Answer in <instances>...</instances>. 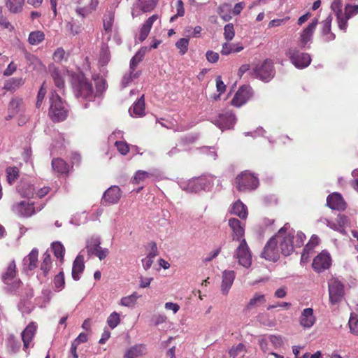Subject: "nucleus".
<instances>
[{
    "mask_svg": "<svg viewBox=\"0 0 358 358\" xmlns=\"http://www.w3.org/2000/svg\"><path fill=\"white\" fill-rule=\"evenodd\" d=\"M136 6L139 8L142 12L145 13L152 10L155 7L153 1H141L138 0L136 2Z\"/></svg>",
    "mask_w": 358,
    "mask_h": 358,
    "instance_id": "obj_47",
    "label": "nucleus"
},
{
    "mask_svg": "<svg viewBox=\"0 0 358 358\" xmlns=\"http://www.w3.org/2000/svg\"><path fill=\"white\" fill-rule=\"evenodd\" d=\"M49 71L55 85L59 89H62L64 87V76L58 68L52 66L49 67Z\"/></svg>",
    "mask_w": 358,
    "mask_h": 358,
    "instance_id": "obj_29",
    "label": "nucleus"
},
{
    "mask_svg": "<svg viewBox=\"0 0 358 358\" xmlns=\"http://www.w3.org/2000/svg\"><path fill=\"white\" fill-rule=\"evenodd\" d=\"M189 41V38H182L176 43V46L179 50L180 54L181 55H184L187 52Z\"/></svg>",
    "mask_w": 358,
    "mask_h": 358,
    "instance_id": "obj_51",
    "label": "nucleus"
},
{
    "mask_svg": "<svg viewBox=\"0 0 358 358\" xmlns=\"http://www.w3.org/2000/svg\"><path fill=\"white\" fill-rule=\"evenodd\" d=\"M235 277L236 274L234 271L225 270L222 273L221 291L223 294L227 295L229 293V291L234 281Z\"/></svg>",
    "mask_w": 358,
    "mask_h": 358,
    "instance_id": "obj_22",
    "label": "nucleus"
},
{
    "mask_svg": "<svg viewBox=\"0 0 358 358\" xmlns=\"http://www.w3.org/2000/svg\"><path fill=\"white\" fill-rule=\"evenodd\" d=\"M287 227L288 224H285L274 236L276 238V241H278L279 252L284 256L290 255L293 252L295 247L294 245L293 232H286Z\"/></svg>",
    "mask_w": 358,
    "mask_h": 358,
    "instance_id": "obj_3",
    "label": "nucleus"
},
{
    "mask_svg": "<svg viewBox=\"0 0 358 358\" xmlns=\"http://www.w3.org/2000/svg\"><path fill=\"white\" fill-rule=\"evenodd\" d=\"M6 347L10 353L17 352L21 347V344L13 335H10L6 340Z\"/></svg>",
    "mask_w": 358,
    "mask_h": 358,
    "instance_id": "obj_42",
    "label": "nucleus"
},
{
    "mask_svg": "<svg viewBox=\"0 0 358 358\" xmlns=\"http://www.w3.org/2000/svg\"><path fill=\"white\" fill-rule=\"evenodd\" d=\"M318 20L315 18L312 22L303 30L300 36V42L302 47H305L306 45L310 42L312 39L313 34L316 29Z\"/></svg>",
    "mask_w": 358,
    "mask_h": 358,
    "instance_id": "obj_21",
    "label": "nucleus"
},
{
    "mask_svg": "<svg viewBox=\"0 0 358 358\" xmlns=\"http://www.w3.org/2000/svg\"><path fill=\"white\" fill-rule=\"evenodd\" d=\"M216 88L217 91L220 93L218 95L214 96L215 100L220 99V96L221 94L224 93L226 90V85L222 80V78L220 76H217L216 78Z\"/></svg>",
    "mask_w": 358,
    "mask_h": 358,
    "instance_id": "obj_60",
    "label": "nucleus"
},
{
    "mask_svg": "<svg viewBox=\"0 0 358 358\" xmlns=\"http://www.w3.org/2000/svg\"><path fill=\"white\" fill-rule=\"evenodd\" d=\"M46 94V89L44 87V83L42 85L41 88L38 90V94H37V100L36 103V108H39L43 103V101L45 98Z\"/></svg>",
    "mask_w": 358,
    "mask_h": 358,
    "instance_id": "obj_61",
    "label": "nucleus"
},
{
    "mask_svg": "<svg viewBox=\"0 0 358 358\" xmlns=\"http://www.w3.org/2000/svg\"><path fill=\"white\" fill-rule=\"evenodd\" d=\"M329 300L332 304H336L341 301L344 295V286L336 278H331L328 282Z\"/></svg>",
    "mask_w": 358,
    "mask_h": 358,
    "instance_id": "obj_10",
    "label": "nucleus"
},
{
    "mask_svg": "<svg viewBox=\"0 0 358 358\" xmlns=\"http://www.w3.org/2000/svg\"><path fill=\"white\" fill-rule=\"evenodd\" d=\"M257 320L262 325L268 327H273L276 324V322L275 320H271L268 317H266L264 315H258Z\"/></svg>",
    "mask_w": 358,
    "mask_h": 358,
    "instance_id": "obj_59",
    "label": "nucleus"
},
{
    "mask_svg": "<svg viewBox=\"0 0 358 358\" xmlns=\"http://www.w3.org/2000/svg\"><path fill=\"white\" fill-rule=\"evenodd\" d=\"M135 69H129V72L123 76L121 81L122 87L124 88L127 87L133 80L139 77L141 72L135 71Z\"/></svg>",
    "mask_w": 358,
    "mask_h": 358,
    "instance_id": "obj_40",
    "label": "nucleus"
},
{
    "mask_svg": "<svg viewBox=\"0 0 358 358\" xmlns=\"http://www.w3.org/2000/svg\"><path fill=\"white\" fill-rule=\"evenodd\" d=\"M17 270L15 260H12L6 267L5 271L1 274V280L5 287L6 292L13 294H20V290L22 286L20 279L16 277Z\"/></svg>",
    "mask_w": 358,
    "mask_h": 358,
    "instance_id": "obj_1",
    "label": "nucleus"
},
{
    "mask_svg": "<svg viewBox=\"0 0 358 358\" xmlns=\"http://www.w3.org/2000/svg\"><path fill=\"white\" fill-rule=\"evenodd\" d=\"M85 269L84 257L79 254L75 259L72 266V278L74 280L78 281L80 278V274Z\"/></svg>",
    "mask_w": 358,
    "mask_h": 358,
    "instance_id": "obj_23",
    "label": "nucleus"
},
{
    "mask_svg": "<svg viewBox=\"0 0 358 358\" xmlns=\"http://www.w3.org/2000/svg\"><path fill=\"white\" fill-rule=\"evenodd\" d=\"M229 226L232 230L233 241H240L244 238L245 224L237 218L229 220Z\"/></svg>",
    "mask_w": 358,
    "mask_h": 358,
    "instance_id": "obj_17",
    "label": "nucleus"
},
{
    "mask_svg": "<svg viewBox=\"0 0 358 358\" xmlns=\"http://www.w3.org/2000/svg\"><path fill=\"white\" fill-rule=\"evenodd\" d=\"M7 180L9 184H13L19 176V169L15 167H8L6 170Z\"/></svg>",
    "mask_w": 358,
    "mask_h": 358,
    "instance_id": "obj_49",
    "label": "nucleus"
},
{
    "mask_svg": "<svg viewBox=\"0 0 358 358\" xmlns=\"http://www.w3.org/2000/svg\"><path fill=\"white\" fill-rule=\"evenodd\" d=\"M17 191L22 197L31 198L34 194L35 188L30 183L22 182L18 186Z\"/></svg>",
    "mask_w": 358,
    "mask_h": 358,
    "instance_id": "obj_37",
    "label": "nucleus"
},
{
    "mask_svg": "<svg viewBox=\"0 0 358 358\" xmlns=\"http://www.w3.org/2000/svg\"><path fill=\"white\" fill-rule=\"evenodd\" d=\"M110 57L111 56L108 45L105 43H102L99 58V64L101 66L107 65L110 60Z\"/></svg>",
    "mask_w": 358,
    "mask_h": 358,
    "instance_id": "obj_38",
    "label": "nucleus"
},
{
    "mask_svg": "<svg viewBox=\"0 0 358 358\" xmlns=\"http://www.w3.org/2000/svg\"><path fill=\"white\" fill-rule=\"evenodd\" d=\"M250 75L263 82H269L275 76V70L272 60L266 59L261 64L256 65Z\"/></svg>",
    "mask_w": 358,
    "mask_h": 358,
    "instance_id": "obj_5",
    "label": "nucleus"
},
{
    "mask_svg": "<svg viewBox=\"0 0 358 358\" xmlns=\"http://www.w3.org/2000/svg\"><path fill=\"white\" fill-rule=\"evenodd\" d=\"M49 115L53 122H62L66 120L69 110L61 97L55 92L51 93Z\"/></svg>",
    "mask_w": 358,
    "mask_h": 358,
    "instance_id": "obj_4",
    "label": "nucleus"
},
{
    "mask_svg": "<svg viewBox=\"0 0 358 358\" xmlns=\"http://www.w3.org/2000/svg\"><path fill=\"white\" fill-rule=\"evenodd\" d=\"M331 262L329 254L327 252H322L314 258L312 266L316 272L321 273L329 268Z\"/></svg>",
    "mask_w": 358,
    "mask_h": 358,
    "instance_id": "obj_14",
    "label": "nucleus"
},
{
    "mask_svg": "<svg viewBox=\"0 0 358 358\" xmlns=\"http://www.w3.org/2000/svg\"><path fill=\"white\" fill-rule=\"evenodd\" d=\"M358 14V5L347 4L345 6V11L343 12L342 21L345 23V31L348 27V20Z\"/></svg>",
    "mask_w": 358,
    "mask_h": 358,
    "instance_id": "obj_30",
    "label": "nucleus"
},
{
    "mask_svg": "<svg viewBox=\"0 0 358 358\" xmlns=\"http://www.w3.org/2000/svg\"><path fill=\"white\" fill-rule=\"evenodd\" d=\"M38 250L34 248L23 259L24 270L32 271L37 267Z\"/></svg>",
    "mask_w": 358,
    "mask_h": 358,
    "instance_id": "obj_24",
    "label": "nucleus"
},
{
    "mask_svg": "<svg viewBox=\"0 0 358 358\" xmlns=\"http://www.w3.org/2000/svg\"><path fill=\"white\" fill-rule=\"evenodd\" d=\"M245 350V345L243 343H239L236 346L233 347L229 351V354L230 357H232L233 358H235L237 357L240 352Z\"/></svg>",
    "mask_w": 358,
    "mask_h": 358,
    "instance_id": "obj_64",
    "label": "nucleus"
},
{
    "mask_svg": "<svg viewBox=\"0 0 358 358\" xmlns=\"http://www.w3.org/2000/svg\"><path fill=\"white\" fill-rule=\"evenodd\" d=\"M12 211L17 215L23 217H31L36 213L34 204L24 201L15 203L12 206Z\"/></svg>",
    "mask_w": 358,
    "mask_h": 358,
    "instance_id": "obj_15",
    "label": "nucleus"
},
{
    "mask_svg": "<svg viewBox=\"0 0 358 358\" xmlns=\"http://www.w3.org/2000/svg\"><path fill=\"white\" fill-rule=\"evenodd\" d=\"M120 322V315L116 312L112 313L107 319V323L111 329L115 328Z\"/></svg>",
    "mask_w": 358,
    "mask_h": 358,
    "instance_id": "obj_55",
    "label": "nucleus"
},
{
    "mask_svg": "<svg viewBox=\"0 0 358 358\" xmlns=\"http://www.w3.org/2000/svg\"><path fill=\"white\" fill-rule=\"evenodd\" d=\"M103 29L106 34H108L107 41H110L112 33L113 24L114 22V14L112 12H108L105 14L103 19Z\"/></svg>",
    "mask_w": 358,
    "mask_h": 358,
    "instance_id": "obj_34",
    "label": "nucleus"
},
{
    "mask_svg": "<svg viewBox=\"0 0 358 358\" xmlns=\"http://www.w3.org/2000/svg\"><path fill=\"white\" fill-rule=\"evenodd\" d=\"M261 257L266 260L277 262L280 257V252L278 247V241L275 237H272L266 243L263 251L261 253Z\"/></svg>",
    "mask_w": 358,
    "mask_h": 358,
    "instance_id": "obj_11",
    "label": "nucleus"
},
{
    "mask_svg": "<svg viewBox=\"0 0 358 358\" xmlns=\"http://www.w3.org/2000/svg\"><path fill=\"white\" fill-rule=\"evenodd\" d=\"M106 80L103 78H99L96 80V94L95 96L101 94L107 88Z\"/></svg>",
    "mask_w": 358,
    "mask_h": 358,
    "instance_id": "obj_57",
    "label": "nucleus"
},
{
    "mask_svg": "<svg viewBox=\"0 0 358 358\" xmlns=\"http://www.w3.org/2000/svg\"><path fill=\"white\" fill-rule=\"evenodd\" d=\"M145 353V346L143 344L131 347L124 354V358H137Z\"/></svg>",
    "mask_w": 358,
    "mask_h": 358,
    "instance_id": "obj_31",
    "label": "nucleus"
},
{
    "mask_svg": "<svg viewBox=\"0 0 358 358\" xmlns=\"http://www.w3.org/2000/svg\"><path fill=\"white\" fill-rule=\"evenodd\" d=\"M231 213L238 216L241 219H245L248 216L247 207L240 200L233 204Z\"/></svg>",
    "mask_w": 358,
    "mask_h": 358,
    "instance_id": "obj_32",
    "label": "nucleus"
},
{
    "mask_svg": "<svg viewBox=\"0 0 358 358\" xmlns=\"http://www.w3.org/2000/svg\"><path fill=\"white\" fill-rule=\"evenodd\" d=\"M252 96V89L250 86L243 85L241 87L235 94L231 103L236 107H241L245 104Z\"/></svg>",
    "mask_w": 358,
    "mask_h": 358,
    "instance_id": "obj_13",
    "label": "nucleus"
},
{
    "mask_svg": "<svg viewBox=\"0 0 358 358\" xmlns=\"http://www.w3.org/2000/svg\"><path fill=\"white\" fill-rule=\"evenodd\" d=\"M158 19L157 15H153L151 17H150L145 23L142 25L141 29H140V34L138 36V40L140 42H143L145 40L147 36H148L150 29L152 28V26L153 23Z\"/></svg>",
    "mask_w": 358,
    "mask_h": 358,
    "instance_id": "obj_26",
    "label": "nucleus"
},
{
    "mask_svg": "<svg viewBox=\"0 0 358 358\" xmlns=\"http://www.w3.org/2000/svg\"><path fill=\"white\" fill-rule=\"evenodd\" d=\"M327 205L333 210H343L345 208V203L342 196L336 192L327 196Z\"/></svg>",
    "mask_w": 358,
    "mask_h": 358,
    "instance_id": "obj_20",
    "label": "nucleus"
},
{
    "mask_svg": "<svg viewBox=\"0 0 358 358\" xmlns=\"http://www.w3.org/2000/svg\"><path fill=\"white\" fill-rule=\"evenodd\" d=\"M52 250L54 255L58 258L63 259L65 253V249L64 245L60 242H55L52 243Z\"/></svg>",
    "mask_w": 358,
    "mask_h": 358,
    "instance_id": "obj_46",
    "label": "nucleus"
},
{
    "mask_svg": "<svg viewBox=\"0 0 358 358\" xmlns=\"http://www.w3.org/2000/svg\"><path fill=\"white\" fill-rule=\"evenodd\" d=\"M199 178H195L192 180H189L187 185L186 190L189 192H194L196 193L201 189V187L199 186Z\"/></svg>",
    "mask_w": 358,
    "mask_h": 358,
    "instance_id": "obj_56",
    "label": "nucleus"
},
{
    "mask_svg": "<svg viewBox=\"0 0 358 358\" xmlns=\"http://www.w3.org/2000/svg\"><path fill=\"white\" fill-rule=\"evenodd\" d=\"M234 257L242 266L248 268L252 264V254L245 238H243L239 245L234 251Z\"/></svg>",
    "mask_w": 358,
    "mask_h": 358,
    "instance_id": "obj_9",
    "label": "nucleus"
},
{
    "mask_svg": "<svg viewBox=\"0 0 358 358\" xmlns=\"http://www.w3.org/2000/svg\"><path fill=\"white\" fill-rule=\"evenodd\" d=\"M306 236L303 233L298 231L296 236H294V245L296 248H300L303 245Z\"/></svg>",
    "mask_w": 358,
    "mask_h": 358,
    "instance_id": "obj_62",
    "label": "nucleus"
},
{
    "mask_svg": "<svg viewBox=\"0 0 358 358\" xmlns=\"http://www.w3.org/2000/svg\"><path fill=\"white\" fill-rule=\"evenodd\" d=\"M236 188L240 192L255 189L259 185V180L253 174L244 171L236 178Z\"/></svg>",
    "mask_w": 358,
    "mask_h": 358,
    "instance_id": "obj_7",
    "label": "nucleus"
},
{
    "mask_svg": "<svg viewBox=\"0 0 358 358\" xmlns=\"http://www.w3.org/2000/svg\"><path fill=\"white\" fill-rule=\"evenodd\" d=\"M122 196V191L118 186L113 185L109 187L103 194L102 202L105 205H111L118 203Z\"/></svg>",
    "mask_w": 358,
    "mask_h": 358,
    "instance_id": "obj_16",
    "label": "nucleus"
},
{
    "mask_svg": "<svg viewBox=\"0 0 358 358\" xmlns=\"http://www.w3.org/2000/svg\"><path fill=\"white\" fill-rule=\"evenodd\" d=\"M6 8L12 13H19L23 10L24 0H6Z\"/></svg>",
    "mask_w": 358,
    "mask_h": 358,
    "instance_id": "obj_35",
    "label": "nucleus"
},
{
    "mask_svg": "<svg viewBox=\"0 0 358 358\" xmlns=\"http://www.w3.org/2000/svg\"><path fill=\"white\" fill-rule=\"evenodd\" d=\"M231 6L229 3H224L217 8V13L220 17L225 22L231 19Z\"/></svg>",
    "mask_w": 358,
    "mask_h": 358,
    "instance_id": "obj_39",
    "label": "nucleus"
},
{
    "mask_svg": "<svg viewBox=\"0 0 358 358\" xmlns=\"http://www.w3.org/2000/svg\"><path fill=\"white\" fill-rule=\"evenodd\" d=\"M52 167L55 172L61 174L67 173L69 169L68 164L60 158H56L52 160Z\"/></svg>",
    "mask_w": 358,
    "mask_h": 358,
    "instance_id": "obj_33",
    "label": "nucleus"
},
{
    "mask_svg": "<svg viewBox=\"0 0 358 358\" xmlns=\"http://www.w3.org/2000/svg\"><path fill=\"white\" fill-rule=\"evenodd\" d=\"M154 176L152 173L147 172L145 171H138L134 178V182L139 183L141 181L145 180L147 178H150Z\"/></svg>",
    "mask_w": 358,
    "mask_h": 358,
    "instance_id": "obj_53",
    "label": "nucleus"
},
{
    "mask_svg": "<svg viewBox=\"0 0 358 358\" xmlns=\"http://www.w3.org/2000/svg\"><path fill=\"white\" fill-rule=\"evenodd\" d=\"M266 301V299L264 294L256 292L245 306L244 310L249 311L262 304L265 303Z\"/></svg>",
    "mask_w": 358,
    "mask_h": 358,
    "instance_id": "obj_27",
    "label": "nucleus"
},
{
    "mask_svg": "<svg viewBox=\"0 0 358 358\" xmlns=\"http://www.w3.org/2000/svg\"><path fill=\"white\" fill-rule=\"evenodd\" d=\"M25 57L27 60L29 66L31 67L33 70L41 71L45 69V66L42 62L35 55L31 54H27Z\"/></svg>",
    "mask_w": 358,
    "mask_h": 358,
    "instance_id": "obj_36",
    "label": "nucleus"
},
{
    "mask_svg": "<svg viewBox=\"0 0 358 358\" xmlns=\"http://www.w3.org/2000/svg\"><path fill=\"white\" fill-rule=\"evenodd\" d=\"M235 115L231 111L220 113L213 123L222 131L232 129L236 123Z\"/></svg>",
    "mask_w": 358,
    "mask_h": 358,
    "instance_id": "obj_12",
    "label": "nucleus"
},
{
    "mask_svg": "<svg viewBox=\"0 0 358 358\" xmlns=\"http://www.w3.org/2000/svg\"><path fill=\"white\" fill-rule=\"evenodd\" d=\"M22 78H11L6 81L3 88L8 91H15L24 84Z\"/></svg>",
    "mask_w": 358,
    "mask_h": 358,
    "instance_id": "obj_41",
    "label": "nucleus"
},
{
    "mask_svg": "<svg viewBox=\"0 0 358 358\" xmlns=\"http://www.w3.org/2000/svg\"><path fill=\"white\" fill-rule=\"evenodd\" d=\"M36 331V324L35 322H30L21 334L23 341V350L28 354L27 349L32 341Z\"/></svg>",
    "mask_w": 358,
    "mask_h": 358,
    "instance_id": "obj_18",
    "label": "nucleus"
},
{
    "mask_svg": "<svg viewBox=\"0 0 358 358\" xmlns=\"http://www.w3.org/2000/svg\"><path fill=\"white\" fill-rule=\"evenodd\" d=\"M320 243V238L316 235H313L309 240L308 243L305 245L306 250L312 251L313 248Z\"/></svg>",
    "mask_w": 358,
    "mask_h": 358,
    "instance_id": "obj_63",
    "label": "nucleus"
},
{
    "mask_svg": "<svg viewBox=\"0 0 358 358\" xmlns=\"http://www.w3.org/2000/svg\"><path fill=\"white\" fill-rule=\"evenodd\" d=\"M129 113L131 116L135 115L141 117L145 115L144 95H142L129 108Z\"/></svg>",
    "mask_w": 358,
    "mask_h": 358,
    "instance_id": "obj_28",
    "label": "nucleus"
},
{
    "mask_svg": "<svg viewBox=\"0 0 358 358\" xmlns=\"http://www.w3.org/2000/svg\"><path fill=\"white\" fill-rule=\"evenodd\" d=\"M292 64L297 69H304L311 62V57L308 53L301 52L296 48H289L285 53Z\"/></svg>",
    "mask_w": 358,
    "mask_h": 358,
    "instance_id": "obj_8",
    "label": "nucleus"
},
{
    "mask_svg": "<svg viewBox=\"0 0 358 358\" xmlns=\"http://www.w3.org/2000/svg\"><path fill=\"white\" fill-rule=\"evenodd\" d=\"M199 138V136L196 134H189L182 136L180 138V143L183 145L194 143Z\"/></svg>",
    "mask_w": 358,
    "mask_h": 358,
    "instance_id": "obj_58",
    "label": "nucleus"
},
{
    "mask_svg": "<svg viewBox=\"0 0 358 358\" xmlns=\"http://www.w3.org/2000/svg\"><path fill=\"white\" fill-rule=\"evenodd\" d=\"M235 36L234 27L232 23L226 24L224 27V36L227 41H231Z\"/></svg>",
    "mask_w": 358,
    "mask_h": 358,
    "instance_id": "obj_54",
    "label": "nucleus"
},
{
    "mask_svg": "<svg viewBox=\"0 0 358 358\" xmlns=\"http://www.w3.org/2000/svg\"><path fill=\"white\" fill-rule=\"evenodd\" d=\"M54 285L55 291L58 292L62 289L65 285L64 275L62 271L59 272L55 276Z\"/></svg>",
    "mask_w": 358,
    "mask_h": 358,
    "instance_id": "obj_52",
    "label": "nucleus"
},
{
    "mask_svg": "<svg viewBox=\"0 0 358 358\" xmlns=\"http://www.w3.org/2000/svg\"><path fill=\"white\" fill-rule=\"evenodd\" d=\"M343 1L334 0L331 5V10L336 14L338 26L341 30L345 31V23L342 21L343 12L342 10Z\"/></svg>",
    "mask_w": 358,
    "mask_h": 358,
    "instance_id": "obj_25",
    "label": "nucleus"
},
{
    "mask_svg": "<svg viewBox=\"0 0 358 358\" xmlns=\"http://www.w3.org/2000/svg\"><path fill=\"white\" fill-rule=\"evenodd\" d=\"M140 296L137 292H134L129 296L122 297L120 300V305L127 307L134 306Z\"/></svg>",
    "mask_w": 358,
    "mask_h": 358,
    "instance_id": "obj_43",
    "label": "nucleus"
},
{
    "mask_svg": "<svg viewBox=\"0 0 358 358\" xmlns=\"http://www.w3.org/2000/svg\"><path fill=\"white\" fill-rule=\"evenodd\" d=\"M45 34L41 31H35L29 34L28 41L31 45H37L44 40Z\"/></svg>",
    "mask_w": 358,
    "mask_h": 358,
    "instance_id": "obj_44",
    "label": "nucleus"
},
{
    "mask_svg": "<svg viewBox=\"0 0 358 358\" xmlns=\"http://www.w3.org/2000/svg\"><path fill=\"white\" fill-rule=\"evenodd\" d=\"M348 325L350 332L356 336H358V315L355 313H351Z\"/></svg>",
    "mask_w": 358,
    "mask_h": 358,
    "instance_id": "obj_48",
    "label": "nucleus"
},
{
    "mask_svg": "<svg viewBox=\"0 0 358 358\" xmlns=\"http://www.w3.org/2000/svg\"><path fill=\"white\" fill-rule=\"evenodd\" d=\"M72 85L74 94L78 99L91 101L94 100L92 85L83 75H76L72 77Z\"/></svg>",
    "mask_w": 358,
    "mask_h": 358,
    "instance_id": "obj_2",
    "label": "nucleus"
},
{
    "mask_svg": "<svg viewBox=\"0 0 358 358\" xmlns=\"http://www.w3.org/2000/svg\"><path fill=\"white\" fill-rule=\"evenodd\" d=\"M101 238L98 236H92L86 241L85 248L87 255L97 257L100 260L104 259L109 254L108 248H102L101 246Z\"/></svg>",
    "mask_w": 358,
    "mask_h": 358,
    "instance_id": "obj_6",
    "label": "nucleus"
},
{
    "mask_svg": "<svg viewBox=\"0 0 358 358\" xmlns=\"http://www.w3.org/2000/svg\"><path fill=\"white\" fill-rule=\"evenodd\" d=\"M97 4L98 0H92L91 8L87 7L77 8L76 12L78 15H80L83 18H84L90 15L92 10L94 9Z\"/></svg>",
    "mask_w": 358,
    "mask_h": 358,
    "instance_id": "obj_50",
    "label": "nucleus"
},
{
    "mask_svg": "<svg viewBox=\"0 0 358 358\" xmlns=\"http://www.w3.org/2000/svg\"><path fill=\"white\" fill-rule=\"evenodd\" d=\"M315 321L313 309L311 308L303 309L299 317L300 325L304 329H310L314 325Z\"/></svg>",
    "mask_w": 358,
    "mask_h": 358,
    "instance_id": "obj_19",
    "label": "nucleus"
},
{
    "mask_svg": "<svg viewBox=\"0 0 358 358\" xmlns=\"http://www.w3.org/2000/svg\"><path fill=\"white\" fill-rule=\"evenodd\" d=\"M51 265H52V261H51L50 255L48 252H45L43 255V262L41 264V269L43 271L45 276H46L47 274L48 273V272L51 268Z\"/></svg>",
    "mask_w": 358,
    "mask_h": 358,
    "instance_id": "obj_45",
    "label": "nucleus"
}]
</instances>
